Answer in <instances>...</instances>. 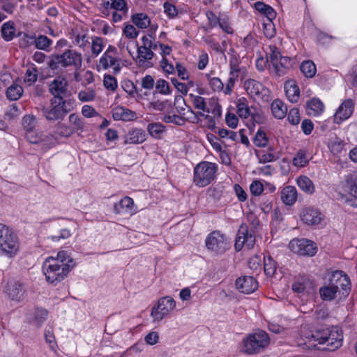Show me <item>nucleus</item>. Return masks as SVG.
I'll return each mask as SVG.
<instances>
[{
  "label": "nucleus",
  "mask_w": 357,
  "mask_h": 357,
  "mask_svg": "<svg viewBox=\"0 0 357 357\" xmlns=\"http://www.w3.org/2000/svg\"><path fill=\"white\" fill-rule=\"evenodd\" d=\"M75 266L73 259L66 251H60L56 258L48 257L43 264V269L46 280L50 283L58 282L64 279Z\"/></svg>",
  "instance_id": "obj_1"
},
{
  "label": "nucleus",
  "mask_w": 357,
  "mask_h": 357,
  "mask_svg": "<svg viewBox=\"0 0 357 357\" xmlns=\"http://www.w3.org/2000/svg\"><path fill=\"white\" fill-rule=\"evenodd\" d=\"M82 65V56L74 50H66L61 54H54L50 56L47 66L52 70L73 67L76 70Z\"/></svg>",
  "instance_id": "obj_2"
},
{
  "label": "nucleus",
  "mask_w": 357,
  "mask_h": 357,
  "mask_svg": "<svg viewBox=\"0 0 357 357\" xmlns=\"http://www.w3.org/2000/svg\"><path fill=\"white\" fill-rule=\"evenodd\" d=\"M311 338L319 344H326L325 349L334 351L342 346L343 335L341 329L337 326H332L316 331L311 335Z\"/></svg>",
  "instance_id": "obj_3"
},
{
  "label": "nucleus",
  "mask_w": 357,
  "mask_h": 357,
  "mask_svg": "<svg viewBox=\"0 0 357 357\" xmlns=\"http://www.w3.org/2000/svg\"><path fill=\"white\" fill-rule=\"evenodd\" d=\"M73 109V102L72 100H59L52 98L49 107L41 108V114L49 121H61Z\"/></svg>",
  "instance_id": "obj_4"
},
{
  "label": "nucleus",
  "mask_w": 357,
  "mask_h": 357,
  "mask_svg": "<svg viewBox=\"0 0 357 357\" xmlns=\"http://www.w3.org/2000/svg\"><path fill=\"white\" fill-rule=\"evenodd\" d=\"M19 249V241L12 229L0 223V255L13 257Z\"/></svg>",
  "instance_id": "obj_5"
},
{
  "label": "nucleus",
  "mask_w": 357,
  "mask_h": 357,
  "mask_svg": "<svg viewBox=\"0 0 357 357\" xmlns=\"http://www.w3.org/2000/svg\"><path fill=\"white\" fill-rule=\"evenodd\" d=\"M217 165L215 163L203 161L194 168V183L200 188L209 185L215 178Z\"/></svg>",
  "instance_id": "obj_6"
},
{
  "label": "nucleus",
  "mask_w": 357,
  "mask_h": 357,
  "mask_svg": "<svg viewBox=\"0 0 357 357\" xmlns=\"http://www.w3.org/2000/svg\"><path fill=\"white\" fill-rule=\"evenodd\" d=\"M242 351L252 355L261 351L269 344V338L264 331L249 335L243 340Z\"/></svg>",
  "instance_id": "obj_7"
},
{
  "label": "nucleus",
  "mask_w": 357,
  "mask_h": 357,
  "mask_svg": "<svg viewBox=\"0 0 357 357\" xmlns=\"http://www.w3.org/2000/svg\"><path fill=\"white\" fill-rule=\"evenodd\" d=\"M207 249L215 255H221L229 248V241L218 231L211 232L205 240Z\"/></svg>",
  "instance_id": "obj_8"
},
{
  "label": "nucleus",
  "mask_w": 357,
  "mask_h": 357,
  "mask_svg": "<svg viewBox=\"0 0 357 357\" xmlns=\"http://www.w3.org/2000/svg\"><path fill=\"white\" fill-rule=\"evenodd\" d=\"M328 283L333 287H337V290L340 291V299L346 298L351 291L350 279L342 271H333L328 279Z\"/></svg>",
  "instance_id": "obj_9"
},
{
  "label": "nucleus",
  "mask_w": 357,
  "mask_h": 357,
  "mask_svg": "<svg viewBox=\"0 0 357 357\" xmlns=\"http://www.w3.org/2000/svg\"><path fill=\"white\" fill-rule=\"evenodd\" d=\"M243 86L248 95L256 100L268 101L269 90L260 82L248 79L244 82Z\"/></svg>",
  "instance_id": "obj_10"
},
{
  "label": "nucleus",
  "mask_w": 357,
  "mask_h": 357,
  "mask_svg": "<svg viewBox=\"0 0 357 357\" xmlns=\"http://www.w3.org/2000/svg\"><path fill=\"white\" fill-rule=\"evenodd\" d=\"M289 248L299 255L314 256L317 250L316 244L308 239H293L289 243Z\"/></svg>",
  "instance_id": "obj_11"
},
{
  "label": "nucleus",
  "mask_w": 357,
  "mask_h": 357,
  "mask_svg": "<svg viewBox=\"0 0 357 357\" xmlns=\"http://www.w3.org/2000/svg\"><path fill=\"white\" fill-rule=\"evenodd\" d=\"M4 293L10 300L20 302L24 298V284L20 280L10 279L5 286Z\"/></svg>",
  "instance_id": "obj_12"
},
{
  "label": "nucleus",
  "mask_w": 357,
  "mask_h": 357,
  "mask_svg": "<svg viewBox=\"0 0 357 357\" xmlns=\"http://www.w3.org/2000/svg\"><path fill=\"white\" fill-rule=\"evenodd\" d=\"M176 307V301L170 296L160 298L157 306L151 310V316L155 320L160 321Z\"/></svg>",
  "instance_id": "obj_13"
},
{
  "label": "nucleus",
  "mask_w": 357,
  "mask_h": 357,
  "mask_svg": "<svg viewBox=\"0 0 357 357\" xmlns=\"http://www.w3.org/2000/svg\"><path fill=\"white\" fill-rule=\"evenodd\" d=\"M255 243V235L251 231H249L246 227L241 226L236 238L235 249L237 251H240L243 246H245L250 250L253 248Z\"/></svg>",
  "instance_id": "obj_14"
},
{
  "label": "nucleus",
  "mask_w": 357,
  "mask_h": 357,
  "mask_svg": "<svg viewBox=\"0 0 357 357\" xmlns=\"http://www.w3.org/2000/svg\"><path fill=\"white\" fill-rule=\"evenodd\" d=\"M68 82L62 76L56 77L49 86V91L54 96L52 98L57 100H65L64 97L68 95Z\"/></svg>",
  "instance_id": "obj_15"
},
{
  "label": "nucleus",
  "mask_w": 357,
  "mask_h": 357,
  "mask_svg": "<svg viewBox=\"0 0 357 357\" xmlns=\"http://www.w3.org/2000/svg\"><path fill=\"white\" fill-rule=\"evenodd\" d=\"M236 287L241 293L251 294L258 288V282L252 276H242L236 280Z\"/></svg>",
  "instance_id": "obj_16"
},
{
  "label": "nucleus",
  "mask_w": 357,
  "mask_h": 357,
  "mask_svg": "<svg viewBox=\"0 0 357 357\" xmlns=\"http://www.w3.org/2000/svg\"><path fill=\"white\" fill-rule=\"evenodd\" d=\"M354 109V104L351 99L344 100L338 107L334 115L335 122L340 123L343 121L349 119L352 114Z\"/></svg>",
  "instance_id": "obj_17"
},
{
  "label": "nucleus",
  "mask_w": 357,
  "mask_h": 357,
  "mask_svg": "<svg viewBox=\"0 0 357 357\" xmlns=\"http://www.w3.org/2000/svg\"><path fill=\"white\" fill-rule=\"evenodd\" d=\"M324 215L317 209L307 208L303 210L301 220L307 225H317L321 222Z\"/></svg>",
  "instance_id": "obj_18"
},
{
  "label": "nucleus",
  "mask_w": 357,
  "mask_h": 357,
  "mask_svg": "<svg viewBox=\"0 0 357 357\" xmlns=\"http://www.w3.org/2000/svg\"><path fill=\"white\" fill-rule=\"evenodd\" d=\"M235 63L236 62H231V64L229 65V77L226 83L225 89V94L226 95H229L231 93L236 82L241 75L245 73L244 69L240 68L239 66H236Z\"/></svg>",
  "instance_id": "obj_19"
},
{
  "label": "nucleus",
  "mask_w": 357,
  "mask_h": 357,
  "mask_svg": "<svg viewBox=\"0 0 357 357\" xmlns=\"http://www.w3.org/2000/svg\"><path fill=\"white\" fill-rule=\"evenodd\" d=\"M112 114L114 121H130L137 119L135 112L121 106L114 108Z\"/></svg>",
  "instance_id": "obj_20"
},
{
  "label": "nucleus",
  "mask_w": 357,
  "mask_h": 357,
  "mask_svg": "<svg viewBox=\"0 0 357 357\" xmlns=\"http://www.w3.org/2000/svg\"><path fill=\"white\" fill-rule=\"evenodd\" d=\"M154 53L153 50L139 46L137 47L138 63L141 67L150 68L153 64L150 61L153 59Z\"/></svg>",
  "instance_id": "obj_21"
},
{
  "label": "nucleus",
  "mask_w": 357,
  "mask_h": 357,
  "mask_svg": "<svg viewBox=\"0 0 357 357\" xmlns=\"http://www.w3.org/2000/svg\"><path fill=\"white\" fill-rule=\"evenodd\" d=\"M297 190L294 186L287 185L280 192L282 202L287 206H292L297 200Z\"/></svg>",
  "instance_id": "obj_22"
},
{
  "label": "nucleus",
  "mask_w": 357,
  "mask_h": 357,
  "mask_svg": "<svg viewBox=\"0 0 357 357\" xmlns=\"http://www.w3.org/2000/svg\"><path fill=\"white\" fill-rule=\"evenodd\" d=\"M146 139L145 131L141 128H132L129 130L126 136V144H142Z\"/></svg>",
  "instance_id": "obj_23"
},
{
  "label": "nucleus",
  "mask_w": 357,
  "mask_h": 357,
  "mask_svg": "<svg viewBox=\"0 0 357 357\" xmlns=\"http://www.w3.org/2000/svg\"><path fill=\"white\" fill-rule=\"evenodd\" d=\"M36 119L33 115H26L23 117L22 125L26 131V138L32 144L38 143L37 139H33V130L36 126Z\"/></svg>",
  "instance_id": "obj_24"
},
{
  "label": "nucleus",
  "mask_w": 357,
  "mask_h": 357,
  "mask_svg": "<svg viewBox=\"0 0 357 357\" xmlns=\"http://www.w3.org/2000/svg\"><path fill=\"white\" fill-rule=\"evenodd\" d=\"M255 8L258 12L265 15L269 21L268 24H264L265 27H266L268 25H273L272 21L276 17L277 13L271 6L264 3L262 1H257L255 3Z\"/></svg>",
  "instance_id": "obj_25"
},
{
  "label": "nucleus",
  "mask_w": 357,
  "mask_h": 357,
  "mask_svg": "<svg viewBox=\"0 0 357 357\" xmlns=\"http://www.w3.org/2000/svg\"><path fill=\"white\" fill-rule=\"evenodd\" d=\"M134 206L133 199L129 197H123L114 206V211L116 214L131 213Z\"/></svg>",
  "instance_id": "obj_26"
},
{
  "label": "nucleus",
  "mask_w": 357,
  "mask_h": 357,
  "mask_svg": "<svg viewBox=\"0 0 357 357\" xmlns=\"http://www.w3.org/2000/svg\"><path fill=\"white\" fill-rule=\"evenodd\" d=\"M291 66V59L288 56H282L278 60L276 63V67L274 66L271 70L278 77L284 75L287 73V70Z\"/></svg>",
  "instance_id": "obj_27"
},
{
  "label": "nucleus",
  "mask_w": 357,
  "mask_h": 357,
  "mask_svg": "<svg viewBox=\"0 0 357 357\" xmlns=\"http://www.w3.org/2000/svg\"><path fill=\"white\" fill-rule=\"evenodd\" d=\"M237 114L241 118L246 119L250 116H252L254 121L256 120V116L254 115L248 107V102L245 98H240L236 101Z\"/></svg>",
  "instance_id": "obj_28"
},
{
  "label": "nucleus",
  "mask_w": 357,
  "mask_h": 357,
  "mask_svg": "<svg viewBox=\"0 0 357 357\" xmlns=\"http://www.w3.org/2000/svg\"><path fill=\"white\" fill-rule=\"evenodd\" d=\"M284 90L288 100L291 102H296L299 99L300 90L294 81H289L284 84Z\"/></svg>",
  "instance_id": "obj_29"
},
{
  "label": "nucleus",
  "mask_w": 357,
  "mask_h": 357,
  "mask_svg": "<svg viewBox=\"0 0 357 357\" xmlns=\"http://www.w3.org/2000/svg\"><path fill=\"white\" fill-rule=\"evenodd\" d=\"M321 298L324 301H331L337 296L340 297V291L337 290V287H333L329 283L319 289Z\"/></svg>",
  "instance_id": "obj_30"
},
{
  "label": "nucleus",
  "mask_w": 357,
  "mask_h": 357,
  "mask_svg": "<svg viewBox=\"0 0 357 357\" xmlns=\"http://www.w3.org/2000/svg\"><path fill=\"white\" fill-rule=\"evenodd\" d=\"M307 112L310 115H319L324 109L323 102L318 98H313L306 102Z\"/></svg>",
  "instance_id": "obj_31"
},
{
  "label": "nucleus",
  "mask_w": 357,
  "mask_h": 357,
  "mask_svg": "<svg viewBox=\"0 0 357 357\" xmlns=\"http://www.w3.org/2000/svg\"><path fill=\"white\" fill-rule=\"evenodd\" d=\"M271 111L275 118L282 119L287 114V107L282 101L276 99L271 104Z\"/></svg>",
  "instance_id": "obj_32"
},
{
  "label": "nucleus",
  "mask_w": 357,
  "mask_h": 357,
  "mask_svg": "<svg viewBox=\"0 0 357 357\" xmlns=\"http://www.w3.org/2000/svg\"><path fill=\"white\" fill-rule=\"evenodd\" d=\"M298 187L309 195L314 193L315 188L312 181L306 176H300L296 179Z\"/></svg>",
  "instance_id": "obj_33"
},
{
  "label": "nucleus",
  "mask_w": 357,
  "mask_h": 357,
  "mask_svg": "<svg viewBox=\"0 0 357 357\" xmlns=\"http://www.w3.org/2000/svg\"><path fill=\"white\" fill-rule=\"evenodd\" d=\"M281 57L282 55L276 46H269V52L266 53V61L270 69H271L274 66H276V63Z\"/></svg>",
  "instance_id": "obj_34"
},
{
  "label": "nucleus",
  "mask_w": 357,
  "mask_h": 357,
  "mask_svg": "<svg viewBox=\"0 0 357 357\" xmlns=\"http://www.w3.org/2000/svg\"><path fill=\"white\" fill-rule=\"evenodd\" d=\"M147 130L151 137L155 139H161L166 129L165 126L161 123H151L147 126Z\"/></svg>",
  "instance_id": "obj_35"
},
{
  "label": "nucleus",
  "mask_w": 357,
  "mask_h": 357,
  "mask_svg": "<svg viewBox=\"0 0 357 357\" xmlns=\"http://www.w3.org/2000/svg\"><path fill=\"white\" fill-rule=\"evenodd\" d=\"M345 181L350 195L357 199V172L348 174Z\"/></svg>",
  "instance_id": "obj_36"
},
{
  "label": "nucleus",
  "mask_w": 357,
  "mask_h": 357,
  "mask_svg": "<svg viewBox=\"0 0 357 357\" xmlns=\"http://www.w3.org/2000/svg\"><path fill=\"white\" fill-rule=\"evenodd\" d=\"M131 20L132 23L139 29H146L151 24L149 16L142 13L132 15Z\"/></svg>",
  "instance_id": "obj_37"
},
{
  "label": "nucleus",
  "mask_w": 357,
  "mask_h": 357,
  "mask_svg": "<svg viewBox=\"0 0 357 357\" xmlns=\"http://www.w3.org/2000/svg\"><path fill=\"white\" fill-rule=\"evenodd\" d=\"M52 40L45 35H40L34 39V44L37 49L50 52Z\"/></svg>",
  "instance_id": "obj_38"
},
{
  "label": "nucleus",
  "mask_w": 357,
  "mask_h": 357,
  "mask_svg": "<svg viewBox=\"0 0 357 357\" xmlns=\"http://www.w3.org/2000/svg\"><path fill=\"white\" fill-rule=\"evenodd\" d=\"M15 29L13 22L9 21L4 23L1 26V36L6 40L10 41L13 40L15 36Z\"/></svg>",
  "instance_id": "obj_39"
},
{
  "label": "nucleus",
  "mask_w": 357,
  "mask_h": 357,
  "mask_svg": "<svg viewBox=\"0 0 357 357\" xmlns=\"http://www.w3.org/2000/svg\"><path fill=\"white\" fill-rule=\"evenodd\" d=\"M300 69L305 77L310 78L314 76L317 71L314 63L310 60L303 61Z\"/></svg>",
  "instance_id": "obj_40"
},
{
  "label": "nucleus",
  "mask_w": 357,
  "mask_h": 357,
  "mask_svg": "<svg viewBox=\"0 0 357 357\" xmlns=\"http://www.w3.org/2000/svg\"><path fill=\"white\" fill-rule=\"evenodd\" d=\"M23 89L18 84H12L6 91V96L10 100H17L22 95Z\"/></svg>",
  "instance_id": "obj_41"
},
{
  "label": "nucleus",
  "mask_w": 357,
  "mask_h": 357,
  "mask_svg": "<svg viewBox=\"0 0 357 357\" xmlns=\"http://www.w3.org/2000/svg\"><path fill=\"white\" fill-rule=\"evenodd\" d=\"M273 148L269 147L267 151H261L257 153V157L259 159L260 163H266L275 161L277 160V157L273 153Z\"/></svg>",
  "instance_id": "obj_42"
},
{
  "label": "nucleus",
  "mask_w": 357,
  "mask_h": 357,
  "mask_svg": "<svg viewBox=\"0 0 357 357\" xmlns=\"http://www.w3.org/2000/svg\"><path fill=\"white\" fill-rule=\"evenodd\" d=\"M264 269L267 276H273L276 271V262L271 256L264 257Z\"/></svg>",
  "instance_id": "obj_43"
},
{
  "label": "nucleus",
  "mask_w": 357,
  "mask_h": 357,
  "mask_svg": "<svg viewBox=\"0 0 357 357\" xmlns=\"http://www.w3.org/2000/svg\"><path fill=\"white\" fill-rule=\"evenodd\" d=\"M38 79V70L36 67H29L25 73L24 82L27 86H32Z\"/></svg>",
  "instance_id": "obj_44"
},
{
  "label": "nucleus",
  "mask_w": 357,
  "mask_h": 357,
  "mask_svg": "<svg viewBox=\"0 0 357 357\" xmlns=\"http://www.w3.org/2000/svg\"><path fill=\"white\" fill-rule=\"evenodd\" d=\"M69 121L71 124L70 127L73 129L74 132L82 131L84 126V121L76 114H71L69 116Z\"/></svg>",
  "instance_id": "obj_45"
},
{
  "label": "nucleus",
  "mask_w": 357,
  "mask_h": 357,
  "mask_svg": "<svg viewBox=\"0 0 357 357\" xmlns=\"http://www.w3.org/2000/svg\"><path fill=\"white\" fill-rule=\"evenodd\" d=\"M119 61V59L116 56L110 55L109 57L105 56V54H103L101 58L100 59V65L102 67L103 69L106 70L112 66H115L117 62Z\"/></svg>",
  "instance_id": "obj_46"
},
{
  "label": "nucleus",
  "mask_w": 357,
  "mask_h": 357,
  "mask_svg": "<svg viewBox=\"0 0 357 357\" xmlns=\"http://www.w3.org/2000/svg\"><path fill=\"white\" fill-rule=\"evenodd\" d=\"M190 96L192 98V103L196 109L209 113V109L206 107L204 98L199 96H195L192 94H190Z\"/></svg>",
  "instance_id": "obj_47"
},
{
  "label": "nucleus",
  "mask_w": 357,
  "mask_h": 357,
  "mask_svg": "<svg viewBox=\"0 0 357 357\" xmlns=\"http://www.w3.org/2000/svg\"><path fill=\"white\" fill-rule=\"evenodd\" d=\"M253 142L258 147H265L268 142L266 134L264 131L259 130L254 137Z\"/></svg>",
  "instance_id": "obj_48"
},
{
  "label": "nucleus",
  "mask_w": 357,
  "mask_h": 357,
  "mask_svg": "<svg viewBox=\"0 0 357 357\" xmlns=\"http://www.w3.org/2000/svg\"><path fill=\"white\" fill-rule=\"evenodd\" d=\"M162 121L165 123H174L177 126H183L186 121L185 118L177 114L165 115Z\"/></svg>",
  "instance_id": "obj_49"
},
{
  "label": "nucleus",
  "mask_w": 357,
  "mask_h": 357,
  "mask_svg": "<svg viewBox=\"0 0 357 357\" xmlns=\"http://www.w3.org/2000/svg\"><path fill=\"white\" fill-rule=\"evenodd\" d=\"M142 47L149 48L153 51L156 50L158 47L159 43L155 41V38L151 34L144 36L142 38Z\"/></svg>",
  "instance_id": "obj_50"
},
{
  "label": "nucleus",
  "mask_w": 357,
  "mask_h": 357,
  "mask_svg": "<svg viewBox=\"0 0 357 357\" xmlns=\"http://www.w3.org/2000/svg\"><path fill=\"white\" fill-rule=\"evenodd\" d=\"M208 81L212 90L215 92L223 91L225 93V87L221 79L218 77H208Z\"/></svg>",
  "instance_id": "obj_51"
},
{
  "label": "nucleus",
  "mask_w": 357,
  "mask_h": 357,
  "mask_svg": "<svg viewBox=\"0 0 357 357\" xmlns=\"http://www.w3.org/2000/svg\"><path fill=\"white\" fill-rule=\"evenodd\" d=\"M155 89L160 93L163 95H169L172 93L169 83L163 79H159L156 82Z\"/></svg>",
  "instance_id": "obj_52"
},
{
  "label": "nucleus",
  "mask_w": 357,
  "mask_h": 357,
  "mask_svg": "<svg viewBox=\"0 0 357 357\" xmlns=\"http://www.w3.org/2000/svg\"><path fill=\"white\" fill-rule=\"evenodd\" d=\"M103 85L107 89L114 91L117 88V80L112 75H105L103 79Z\"/></svg>",
  "instance_id": "obj_53"
},
{
  "label": "nucleus",
  "mask_w": 357,
  "mask_h": 357,
  "mask_svg": "<svg viewBox=\"0 0 357 357\" xmlns=\"http://www.w3.org/2000/svg\"><path fill=\"white\" fill-rule=\"evenodd\" d=\"M112 9L126 14L128 12L127 3L125 0H111Z\"/></svg>",
  "instance_id": "obj_54"
},
{
  "label": "nucleus",
  "mask_w": 357,
  "mask_h": 357,
  "mask_svg": "<svg viewBox=\"0 0 357 357\" xmlns=\"http://www.w3.org/2000/svg\"><path fill=\"white\" fill-rule=\"evenodd\" d=\"M293 163L297 167H303L307 163V159L304 151L300 150L293 159Z\"/></svg>",
  "instance_id": "obj_55"
},
{
  "label": "nucleus",
  "mask_w": 357,
  "mask_h": 357,
  "mask_svg": "<svg viewBox=\"0 0 357 357\" xmlns=\"http://www.w3.org/2000/svg\"><path fill=\"white\" fill-rule=\"evenodd\" d=\"M103 49V40L102 38L96 37L92 40L91 52L97 56Z\"/></svg>",
  "instance_id": "obj_56"
},
{
  "label": "nucleus",
  "mask_w": 357,
  "mask_h": 357,
  "mask_svg": "<svg viewBox=\"0 0 357 357\" xmlns=\"http://www.w3.org/2000/svg\"><path fill=\"white\" fill-rule=\"evenodd\" d=\"M218 133L221 138H228L234 142L238 140V135L236 132L225 128H219Z\"/></svg>",
  "instance_id": "obj_57"
},
{
  "label": "nucleus",
  "mask_w": 357,
  "mask_h": 357,
  "mask_svg": "<svg viewBox=\"0 0 357 357\" xmlns=\"http://www.w3.org/2000/svg\"><path fill=\"white\" fill-rule=\"evenodd\" d=\"M287 119L292 125H298L301 120L298 109L297 108L291 109L288 114Z\"/></svg>",
  "instance_id": "obj_58"
},
{
  "label": "nucleus",
  "mask_w": 357,
  "mask_h": 357,
  "mask_svg": "<svg viewBox=\"0 0 357 357\" xmlns=\"http://www.w3.org/2000/svg\"><path fill=\"white\" fill-rule=\"evenodd\" d=\"M123 34L130 39H134L137 37L139 32L133 25L126 24L123 29Z\"/></svg>",
  "instance_id": "obj_59"
},
{
  "label": "nucleus",
  "mask_w": 357,
  "mask_h": 357,
  "mask_svg": "<svg viewBox=\"0 0 357 357\" xmlns=\"http://www.w3.org/2000/svg\"><path fill=\"white\" fill-rule=\"evenodd\" d=\"M250 189L253 195L258 196L264 191V186L260 181H255L251 183Z\"/></svg>",
  "instance_id": "obj_60"
},
{
  "label": "nucleus",
  "mask_w": 357,
  "mask_h": 357,
  "mask_svg": "<svg viewBox=\"0 0 357 357\" xmlns=\"http://www.w3.org/2000/svg\"><path fill=\"white\" fill-rule=\"evenodd\" d=\"M314 317V319L318 321L326 320L329 318L328 310L326 307H321L315 311Z\"/></svg>",
  "instance_id": "obj_61"
},
{
  "label": "nucleus",
  "mask_w": 357,
  "mask_h": 357,
  "mask_svg": "<svg viewBox=\"0 0 357 357\" xmlns=\"http://www.w3.org/2000/svg\"><path fill=\"white\" fill-rule=\"evenodd\" d=\"M57 133L63 137H70L74 132L71 127H68L60 123L57 126Z\"/></svg>",
  "instance_id": "obj_62"
},
{
  "label": "nucleus",
  "mask_w": 357,
  "mask_h": 357,
  "mask_svg": "<svg viewBox=\"0 0 357 357\" xmlns=\"http://www.w3.org/2000/svg\"><path fill=\"white\" fill-rule=\"evenodd\" d=\"M112 9L111 0H102L100 6V10L102 17H108Z\"/></svg>",
  "instance_id": "obj_63"
},
{
  "label": "nucleus",
  "mask_w": 357,
  "mask_h": 357,
  "mask_svg": "<svg viewBox=\"0 0 357 357\" xmlns=\"http://www.w3.org/2000/svg\"><path fill=\"white\" fill-rule=\"evenodd\" d=\"M261 257L259 256L255 255L249 259L248 266L252 270L257 271L261 267Z\"/></svg>",
  "instance_id": "obj_64"
}]
</instances>
